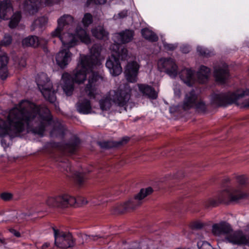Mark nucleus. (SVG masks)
Wrapping results in <instances>:
<instances>
[{"instance_id":"obj_1","label":"nucleus","mask_w":249,"mask_h":249,"mask_svg":"<svg viewBox=\"0 0 249 249\" xmlns=\"http://www.w3.org/2000/svg\"><path fill=\"white\" fill-rule=\"evenodd\" d=\"M54 123L49 109L22 100L10 109L7 121L0 119V137L26 131L43 136L47 128Z\"/></svg>"},{"instance_id":"obj_2","label":"nucleus","mask_w":249,"mask_h":249,"mask_svg":"<svg viewBox=\"0 0 249 249\" xmlns=\"http://www.w3.org/2000/svg\"><path fill=\"white\" fill-rule=\"evenodd\" d=\"M101 50V46L96 44L90 49V55L80 54L72 80L68 73L62 74V88L66 95L72 94L74 89L73 82L78 84L83 83L86 80L87 74H89L88 83L84 91L91 99H95L96 95L99 94L98 86L102 78L98 73L93 71L92 69L101 64L99 57Z\"/></svg>"},{"instance_id":"obj_3","label":"nucleus","mask_w":249,"mask_h":249,"mask_svg":"<svg viewBox=\"0 0 249 249\" xmlns=\"http://www.w3.org/2000/svg\"><path fill=\"white\" fill-rule=\"evenodd\" d=\"M211 101L217 106H226L234 103L241 107H249V89H239L233 92L213 93Z\"/></svg>"},{"instance_id":"obj_4","label":"nucleus","mask_w":249,"mask_h":249,"mask_svg":"<svg viewBox=\"0 0 249 249\" xmlns=\"http://www.w3.org/2000/svg\"><path fill=\"white\" fill-rule=\"evenodd\" d=\"M60 32L59 35L56 36H51L53 37H58L61 41L64 48L70 49L77 45L79 40L86 44L91 43V39L85 30L81 27H76L75 29L71 28Z\"/></svg>"},{"instance_id":"obj_5","label":"nucleus","mask_w":249,"mask_h":249,"mask_svg":"<svg viewBox=\"0 0 249 249\" xmlns=\"http://www.w3.org/2000/svg\"><path fill=\"white\" fill-rule=\"evenodd\" d=\"M248 194L238 189L226 190L218 193L215 197L208 199L204 202L206 208L215 207L223 203L229 204L230 202H237L246 198Z\"/></svg>"},{"instance_id":"obj_6","label":"nucleus","mask_w":249,"mask_h":249,"mask_svg":"<svg viewBox=\"0 0 249 249\" xmlns=\"http://www.w3.org/2000/svg\"><path fill=\"white\" fill-rule=\"evenodd\" d=\"M110 49L112 50V53L107 60L106 66L112 76H118L122 72L119 60H125L127 59V50L123 48L120 51L118 44H113L110 46Z\"/></svg>"},{"instance_id":"obj_7","label":"nucleus","mask_w":249,"mask_h":249,"mask_svg":"<svg viewBox=\"0 0 249 249\" xmlns=\"http://www.w3.org/2000/svg\"><path fill=\"white\" fill-rule=\"evenodd\" d=\"M46 203L51 207H67L68 206H73L76 203L85 205L88 203V201L83 197L80 196L75 198L69 195L63 194L48 197Z\"/></svg>"},{"instance_id":"obj_8","label":"nucleus","mask_w":249,"mask_h":249,"mask_svg":"<svg viewBox=\"0 0 249 249\" xmlns=\"http://www.w3.org/2000/svg\"><path fill=\"white\" fill-rule=\"evenodd\" d=\"M36 81L44 98L51 103H54L56 99L55 90L52 89L53 85L47 75L44 72L38 74Z\"/></svg>"},{"instance_id":"obj_9","label":"nucleus","mask_w":249,"mask_h":249,"mask_svg":"<svg viewBox=\"0 0 249 249\" xmlns=\"http://www.w3.org/2000/svg\"><path fill=\"white\" fill-rule=\"evenodd\" d=\"M131 89L129 86H125L123 89L120 88L117 90L110 91L112 103L116 106L123 107L126 110V105L131 97Z\"/></svg>"},{"instance_id":"obj_10","label":"nucleus","mask_w":249,"mask_h":249,"mask_svg":"<svg viewBox=\"0 0 249 249\" xmlns=\"http://www.w3.org/2000/svg\"><path fill=\"white\" fill-rule=\"evenodd\" d=\"M182 107L184 110L195 107L198 111L203 112L206 109V106L204 102L198 99L195 91L192 90L185 95Z\"/></svg>"},{"instance_id":"obj_11","label":"nucleus","mask_w":249,"mask_h":249,"mask_svg":"<svg viewBox=\"0 0 249 249\" xmlns=\"http://www.w3.org/2000/svg\"><path fill=\"white\" fill-rule=\"evenodd\" d=\"M60 0H26L22 6L23 10L29 15L36 13L39 9L43 5L49 6L58 2Z\"/></svg>"},{"instance_id":"obj_12","label":"nucleus","mask_w":249,"mask_h":249,"mask_svg":"<svg viewBox=\"0 0 249 249\" xmlns=\"http://www.w3.org/2000/svg\"><path fill=\"white\" fill-rule=\"evenodd\" d=\"M55 244L59 248L66 249L72 247L74 242L72 235L70 233L60 231L53 228Z\"/></svg>"},{"instance_id":"obj_13","label":"nucleus","mask_w":249,"mask_h":249,"mask_svg":"<svg viewBox=\"0 0 249 249\" xmlns=\"http://www.w3.org/2000/svg\"><path fill=\"white\" fill-rule=\"evenodd\" d=\"M158 69L161 71L166 72L170 77L175 78L178 74V66L174 59L161 58L158 62Z\"/></svg>"},{"instance_id":"obj_14","label":"nucleus","mask_w":249,"mask_h":249,"mask_svg":"<svg viewBox=\"0 0 249 249\" xmlns=\"http://www.w3.org/2000/svg\"><path fill=\"white\" fill-rule=\"evenodd\" d=\"M57 26L56 28L52 32L51 36H56L59 35L60 32L64 30L76 28L74 26V18L70 15H64L57 19Z\"/></svg>"},{"instance_id":"obj_15","label":"nucleus","mask_w":249,"mask_h":249,"mask_svg":"<svg viewBox=\"0 0 249 249\" xmlns=\"http://www.w3.org/2000/svg\"><path fill=\"white\" fill-rule=\"evenodd\" d=\"M153 192L151 187L142 189L140 192L135 196L134 198L128 200L124 204V208L125 210L134 209L142 203V200Z\"/></svg>"},{"instance_id":"obj_16","label":"nucleus","mask_w":249,"mask_h":249,"mask_svg":"<svg viewBox=\"0 0 249 249\" xmlns=\"http://www.w3.org/2000/svg\"><path fill=\"white\" fill-rule=\"evenodd\" d=\"M72 53L70 49L62 48L56 53L55 60L56 64L62 69L65 68L71 61Z\"/></svg>"},{"instance_id":"obj_17","label":"nucleus","mask_w":249,"mask_h":249,"mask_svg":"<svg viewBox=\"0 0 249 249\" xmlns=\"http://www.w3.org/2000/svg\"><path fill=\"white\" fill-rule=\"evenodd\" d=\"M139 68L140 65L136 61L128 63L124 72L125 77L128 82L135 83L137 81Z\"/></svg>"},{"instance_id":"obj_18","label":"nucleus","mask_w":249,"mask_h":249,"mask_svg":"<svg viewBox=\"0 0 249 249\" xmlns=\"http://www.w3.org/2000/svg\"><path fill=\"white\" fill-rule=\"evenodd\" d=\"M85 95H87L89 97L85 91H83L81 92V95L79 99L78 102L76 105V107L77 110L80 113L88 114L92 112L91 106L90 101L84 98Z\"/></svg>"},{"instance_id":"obj_19","label":"nucleus","mask_w":249,"mask_h":249,"mask_svg":"<svg viewBox=\"0 0 249 249\" xmlns=\"http://www.w3.org/2000/svg\"><path fill=\"white\" fill-rule=\"evenodd\" d=\"M232 231L231 225L226 222H220L214 224L212 226V233L216 236H220L222 235H228Z\"/></svg>"},{"instance_id":"obj_20","label":"nucleus","mask_w":249,"mask_h":249,"mask_svg":"<svg viewBox=\"0 0 249 249\" xmlns=\"http://www.w3.org/2000/svg\"><path fill=\"white\" fill-rule=\"evenodd\" d=\"M134 33L132 30H125L121 32L116 33L113 35V39L116 43L114 44H118L120 48L119 43H126L131 41L133 38Z\"/></svg>"},{"instance_id":"obj_21","label":"nucleus","mask_w":249,"mask_h":249,"mask_svg":"<svg viewBox=\"0 0 249 249\" xmlns=\"http://www.w3.org/2000/svg\"><path fill=\"white\" fill-rule=\"evenodd\" d=\"M213 75L216 82L220 84L226 82L229 76L228 66L222 64V67H215Z\"/></svg>"},{"instance_id":"obj_22","label":"nucleus","mask_w":249,"mask_h":249,"mask_svg":"<svg viewBox=\"0 0 249 249\" xmlns=\"http://www.w3.org/2000/svg\"><path fill=\"white\" fill-rule=\"evenodd\" d=\"M47 40L43 38H38L35 36H29L22 40V45L25 47H37L45 46L47 43Z\"/></svg>"},{"instance_id":"obj_23","label":"nucleus","mask_w":249,"mask_h":249,"mask_svg":"<svg viewBox=\"0 0 249 249\" xmlns=\"http://www.w3.org/2000/svg\"><path fill=\"white\" fill-rule=\"evenodd\" d=\"M249 228V225L248 226ZM226 240L232 244L241 245L249 243V238L247 239L241 231H232L230 234L227 235Z\"/></svg>"},{"instance_id":"obj_24","label":"nucleus","mask_w":249,"mask_h":249,"mask_svg":"<svg viewBox=\"0 0 249 249\" xmlns=\"http://www.w3.org/2000/svg\"><path fill=\"white\" fill-rule=\"evenodd\" d=\"M13 11L10 0H3L0 3V19H7Z\"/></svg>"},{"instance_id":"obj_25","label":"nucleus","mask_w":249,"mask_h":249,"mask_svg":"<svg viewBox=\"0 0 249 249\" xmlns=\"http://www.w3.org/2000/svg\"><path fill=\"white\" fill-rule=\"evenodd\" d=\"M137 86L139 92L142 96L150 99H156L157 98L158 93L151 86L143 84H138Z\"/></svg>"},{"instance_id":"obj_26","label":"nucleus","mask_w":249,"mask_h":249,"mask_svg":"<svg viewBox=\"0 0 249 249\" xmlns=\"http://www.w3.org/2000/svg\"><path fill=\"white\" fill-rule=\"evenodd\" d=\"M194 72L191 69H182L179 73L181 80L189 86H192L194 81Z\"/></svg>"},{"instance_id":"obj_27","label":"nucleus","mask_w":249,"mask_h":249,"mask_svg":"<svg viewBox=\"0 0 249 249\" xmlns=\"http://www.w3.org/2000/svg\"><path fill=\"white\" fill-rule=\"evenodd\" d=\"M94 37L99 39H107L108 38V33L105 30L103 26H98L91 30Z\"/></svg>"},{"instance_id":"obj_28","label":"nucleus","mask_w":249,"mask_h":249,"mask_svg":"<svg viewBox=\"0 0 249 249\" xmlns=\"http://www.w3.org/2000/svg\"><path fill=\"white\" fill-rule=\"evenodd\" d=\"M210 74V70L204 66H201L197 73L199 83H204L207 81Z\"/></svg>"},{"instance_id":"obj_29","label":"nucleus","mask_w":249,"mask_h":249,"mask_svg":"<svg viewBox=\"0 0 249 249\" xmlns=\"http://www.w3.org/2000/svg\"><path fill=\"white\" fill-rule=\"evenodd\" d=\"M99 104L102 110H107L110 108L113 104L112 102V97L110 95V91L100 100Z\"/></svg>"},{"instance_id":"obj_30","label":"nucleus","mask_w":249,"mask_h":249,"mask_svg":"<svg viewBox=\"0 0 249 249\" xmlns=\"http://www.w3.org/2000/svg\"><path fill=\"white\" fill-rule=\"evenodd\" d=\"M65 128L64 126L58 122L55 123V126L51 132L52 136L63 137Z\"/></svg>"},{"instance_id":"obj_31","label":"nucleus","mask_w":249,"mask_h":249,"mask_svg":"<svg viewBox=\"0 0 249 249\" xmlns=\"http://www.w3.org/2000/svg\"><path fill=\"white\" fill-rule=\"evenodd\" d=\"M141 33L144 38L150 41L155 42L158 40V36L154 32L148 29L144 28L142 29Z\"/></svg>"},{"instance_id":"obj_32","label":"nucleus","mask_w":249,"mask_h":249,"mask_svg":"<svg viewBox=\"0 0 249 249\" xmlns=\"http://www.w3.org/2000/svg\"><path fill=\"white\" fill-rule=\"evenodd\" d=\"M108 200V195L106 193H104L99 195L96 198L92 199L90 203L94 205H98L107 202Z\"/></svg>"},{"instance_id":"obj_33","label":"nucleus","mask_w":249,"mask_h":249,"mask_svg":"<svg viewBox=\"0 0 249 249\" xmlns=\"http://www.w3.org/2000/svg\"><path fill=\"white\" fill-rule=\"evenodd\" d=\"M73 178L76 183L79 186L83 185L87 179L85 174L83 172H76Z\"/></svg>"},{"instance_id":"obj_34","label":"nucleus","mask_w":249,"mask_h":249,"mask_svg":"<svg viewBox=\"0 0 249 249\" xmlns=\"http://www.w3.org/2000/svg\"><path fill=\"white\" fill-rule=\"evenodd\" d=\"M47 22V19L45 17H40L34 21L32 25V30H35L37 28H41Z\"/></svg>"},{"instance_id":"obj_35","label":"nucleus","mask_w":249,"mask_h":249,"mask_svg":"<svg viewBox=\"0 0 249 249\" xmlns=\"http://www.w3.org/2000/svg\"><path fill=\"white\" fill-rule=\"evenodd\" d=\"M21 13L19 12L15 13L11 18L9 26L11 28L16 27L21 19Z\"/></svg>"},{"instance_id":"obj_36","label":"nucleus","mask_w":249,"mask_h":249,"mask_svg":"<svg viewBox=\"0 0 249 249\" xmlns=\"http://www.w3.org/2000/svg\"><path fill=\"white\" fill-rule=\"evenodd\" d=\"M79 143L80 140L77 138H74L72 142L66 145L65 151L71 153H73Z\"/></svg>"},{"instance_id":"obj_37","label":"nucleus","mask_w":249,"mask_h":249,"mask_svg":"<svg viewBox=\"0 0 249 249\" xmlns=\"http://www.w3.org/2000/svg\"><path fill=\"white\" fill-rule=\"evenodd\" d=\"M129 140V138L125 137L124 138L122 141L118 142L116 143L113 144L111 142H104L101 143L100 145L102 147H104L106 148H109L112 146H118L120 145H122L124 143H126Z\"/></svg>"},{"instance_id":"obj_38","label":"nucleus","mask_w":249,"mask_h":249,"mask_svg":"<svg viewBox=\"0 0 249 249\" xmlns=\"http://www.w3.org/2000/svg\"><path fill=\"white\" fill-rule=\"evenodd\" d=\"M93 21L92 16L89 13H86L84 15L82 20V22L85 27H88Z\"/></svg>"},{"instance_id":"obj_39","label":"nucleus","mask_w":249,"mask_h":249,"mask_svg":"<svg viewBox=\"0 0 249 249\" xmlns=\"http://www.w3.org/2000/svg\"><path fill=\"white\" fill-rule=\"evenodd\" d=\"M197 246L198 249H214L209 243L205 241H199Z\"/></svg>"},{"instance_id":"obj_40","label":"nucleus","mask_w":249,"mask_h":249,"mask_svg":"<svg viewBox=\"0 0 249 249\" xmlns=\"http://www.w3.org/2000/svg\"><path fill=\"white\" fill-rule=\"evenodd\" d=\"M12 41V37L8 35H5L4 36L3 39L0 42V47L1 45L4 46H7L11 44Z\"/></svg>"},{"instance_id":"obj_41","label":"nucleus","mask_w":249,"mask_h":249,"mask_svg":"<svg viewBox=\"0 0 249 249\" xmlns=\"http://www.w3.org/2000/svg\"><path fill=\"white\" fill-rule=\"evenodd\" d=\"M59 166L61 168H63L64 170H66L67 172H71L72 168L70 165V162L68 160H65L62 162H61Z\"/></svg>"},{"instance_id":"obj_42","label":"nucleus","mask_w":249,"mask_h":249,"mask_svg":"<svg viewBox=\"0 0 249 249\" xmlns=\"http://www.w3.org/2000/svg\"><path fill=\"white\" fill-rule=\"evenodd\" d=\"M29 216V215H27L26 213H20L18 214L16 217L14 219V221L15 222L22 223L26 220L27 217Z\"/></svg>"},{"instance_id":"obj_43","label":"nucleus","mask_w":249,"mask_h":249,"mask_svg":"<svg viewBox=\"0 0 249 249\" xmlns=\"http://www.w3.org/2000/svg\"><path fill=\"white\" fill-rule=\"evenodd\" d=\"M197 52L201 55L209 56L210 55V52L206 49L202 47L198 46L197 48Z\"/></svg>"},{"instance_id":"obj_44","label":"nucleus","mask_w":249,"mask_h":249,"mask_svg":"<svg viewBox=\"0 0 249 249\" xmlns=\"http://www.w3.org/2000/svg\"><path fill=\"white\" fill-rule=\"evenodd\" d=\"M127 16V11L123 10L118 13L117 15H115L113 17V18L115 20L118 19H122L126 17Z\"/></svg>"},{"instance_id":"obj_45","label":"nucleus","mask_w":249,"mask_h":249,"mask_svg":"<svg viewBox=\"0 0 249 249\" xmlns=\"http://www.w3.org/2000/svg\"><path fill=\"white\" fill-rule=\"evenodd\" d=\"M236 181L240 185H244L247 182V178L245 175L238 176L236 177Z\"/></svg>"},{"instance_id":"obj_46","label":"nucleus","mask_w":249,"mask_h":249,"mask_svg":"<svg viewBox=\"0 0 249 249\" xmlns=\"http://www.w3.org/2000/svg\"><path fill=\"white\" fill-rule=\"evenodd\" d=\"M0 197L3 200L8 201L12 198V195L9 193H3L1 194Z\"/></svg>"},{"instance_id":"obj_47","label":"nucleus","mask_w":249,"mask_h":249,"mask_svg":"<svg viewBox=\"0 0 249 249\" xmlns=\"http://www.w3.org/2000/svg\"><path fill=\"white\" fill-rule=\"evenodd\" d=\"M97 237V236H96H96H93V235L88 236L87 234H83L81 236L82 239H83V240L84 239L87 241H89L90 240H96Z\"/></svg>"},{"instance_id":"obj_48","label":"nucleus","mask_w":249,"mask_h":249,"mask_svg":"<svg viewBox=\"0 0 249 249\" xmlns=\"http://www.w3.org/2000/svg\"><path fill=\"white\" fill-rule=\"evenodd\" d=\"M203 224L200 222H195L192 224L191 227L193 229H200L203 227Z\"/></svg>"},{"instance_id":"obj_49","label":"nucleus","mask_w":249,"mask_h":249,"mask_svg":"<svg viewBox=\"0 0 249 249\" xmlns=\"http://www.w3.org/2000/svg\"><path fill=\"white\" fill-rule=\"evenodd\" d=\"M164 47L165 49L167 50L172 51L176 48L177 45L171 44L164 43Z\"/></svg>"},{"instance_id":"obj_50","label":"nucleus","mask_w":249,"mask_h":249,"mask_svg":"<svg viewBox=\"0 0 249 249\" xmlns=\"http://www.w3.org/2000/svg\"><path fill=\"white\" fill-rule=\"evenodd\" d=\"M107 0H88V4H90L91 2H93L96 4H104L106 2Z\"/></svg>"},{"instance_id":"obj_51","label":"nucleus","mask_w":249,"mask_h":249,"mask_svg":"<svg viewBox=\"0 0 249 249\" xmlns=\"http://www.w3.org/2000/svg\"><path fill=\"white\" fill-rule=\"evenodd\" d=\"M181 51L184 53H189L190 51V47L187 45H183L180 48Z\"/></svg>"},{"instance_id":"obj_52","label":"nucleus","mask_w":249,"mask_h":249,"mask_svg":"<svg viewBox=\"0 0 249 249\" xmlns=\"http://www.w3.org/2000/svg\"><path fill=\"white\" fill-rule=\"evenodd\" d=\"M9 231L11 233H12L13 234H14L16 237H19L20 236V233L18 231L15 230L13 229H11L9 230Z\"/></svg>"},{"instance_id":"obj_53","label":"nucleus","mask_w":249,"mask_h":249,"mask_svg":"<svg viewBox=\"0 0 249 249\" xmlns=\"http://www.w3.org/2000/svg\"><path fill=\"white\" fill-rule=\"evenodd\" d=\"M19 68L24 67L26 66V62L24 59H21L19 63Z\"/></svg>"},{"instance_id":"obj_54","label":"nucleus","mask_w":249,"mask_h":249,"mask_svg":"<svg viewBox=\"0 0 249 249\" xmlns=\"http://www.w3.org/2000/svg\"><path fill=\"white\" fill-rule=\"evenodd\" d=\"M50 246V244L48 243H45L44 244L42 245L41 246V249H46L48 248Z\"/></svg>"},{"instance_id":"obj_55","label":"nucleus","mask_w":249,"mask_h":249,"mask_svg":"<svg viewBox=\"0 0 249 249\" xmlns=\"http://www.w3.org/2000/svg\"><path fill=\"white\" fill-rule=\"evenodd\" d=\"M174 92H175V94L179 96L180 91L179 90H175Z\"/></svg>"},{"instance_id":"obj_56","label":"nucleus","mask_w":249,"mask_h":249,"mask_svg":"<svg viewBox=\"0 0 249 249\" xmlns=\"http://www.w3.org/2000/svg\"><path fill=\"white\" fill-rule=\"evenodd\" d=\"M1 144H2V146H4V145H6V142H5V140H3V139H2L1 140Z\"/></svg>"}]
</instances>
